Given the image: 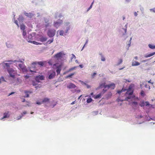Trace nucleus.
Here are the masks:
<instances>
[{"label":"nucleus","instance_id":"nucleus-1","mask_svg":"<svg viewBox=\"0 0 155 155\" xmlns=\"http://www.w3.org/2000/svg\"><path fill=\"white\" fill-rule=\"evenodd\" d=\"M134 85L131 84L129 86L128 88H127V101H130V104L134 107H137L138 103L137 101H139L138 97H136L134 94Z\"/></svg>","mask_w":155,"mask_h":155},{"label":"nucleus","instance_id":"nucleus-2","mask_svg":"<svg viewBox=\"0 0 155 155\" xmlns=\"http://www.w3.org/2000/svg\"><path fill=\"white\" fill-rule=\"evenodd\" d=\"M49 64V65L51 66L53 65L54 66L56 67V68H61L63 65V63L61 62L53 64L52 60H50L47 62Z\"/></svg>","mask_w":155,"mask_h":155},{"label":"nucleus","instance_id":"nucleus-3","mask_svg":"<svg viewBox=\"0 0 155 155\" xmlns=\"http://www.w3.org/2000/svg\"><path fill=\"white\" fill-rule=\"evenodd\" d=\"M47 64V61H41L39 62H34L32 63V65H37L38 64L40 66V67H45Z\"/></svg>","mask_w":155,"mask_h":155},{"label":"nucleus","instance_id":"nucleus-4","mask_svg":"<svg viewBox=\"0 0 155 155\" xmlns=\"http://www.w3.org/2000/svg\"><path fill=\"white\" fill-rule=\"evenodd\" d=\"M56 31L54 29H49L47 32L48 35L50 37H53L55 35Z\"/></svg>","mask_w":155,"mask_h":155},{"label":"nucleus","instance_id":"nucleus-5","mask_svg":"<svg viewBox=\"0 0 155 155\" xmlns=\"http://www.w3.org/2000/svg\"><path fill=\"white\" fill-rule=\"evenodd\" d=\"M7 70L10 76L14 78L15 77V74L16 73V71L13 70V68H8Z\"/></svg>","mask_w":155,"mask_h":155},{"label":"nucleus","instance_id":"nucleus-6","mask_svg":"<svg viewBox=\"0 0 155 155\" xmlns=\"http://www.w3.org/2000/svg\"><path fill=\"white\" fill-rule=\"evenodd\" d=\"M13 62V61H6V62H4L2 64L4 67H10Z\"/></svg>","mask_w":155,"mask_h":155},{"label":"nucleus","instance_id":"nucleus-7","mask_svg":"<svg viewBox=\"0 0 155 155\" xmlns=\"http://www.w3.org/2000/svg\"><path fill=\"white\" fill-rule=\"evenodd\" d=\"M49 75L48 78L49 79H51L53 78L55 75V72L53 71H51L48 72Z\"/></svg>","mask_w":155,"mask_h":155},{"label":"nucleus","instance_id":"nucleus-8","mask_svg":"<svg viewBox=\"0 0 155 155\" xmlns=\"http://www.w3.org/2000/svg\"><path fill=\"white\" fill-rule=\"evenodd\" d=\"M64 54L62 52H60L57 53L54 56V57L56 58L57 60H58L59 59H61Z\"/></svg>","mask_w":155,"mask_h":155},{"label":"nucleus","instance_id":"nucleus-9","mask_svg":"<svg viewBox=\"0 0 155 155\" xmlns=\"http://www.w3.org/2000/svg\"><path fill=\"white\" fill-rule=\"evenodd\" d=\"M139 105L140 107H142L145 106H148L150 105V104L148 101L145 102L144 101H141L140 102Z\"/></svg>","mask_w":155,"mask_h":155},{"label":"nucleus","instance_id":"nucleus-10","mask_svg":"<svg viewBox=\"0 0 155 155\" xmlns=\"http://www.w3.org/2000/svg\"><path fill=\"white\" fill-rule=\"evenodd\" d=\"M32 36L31 35H29L28 36V39H27L28 41V42L33 43L35 45H42V43H41L35 41H31L30 40H29L28 38H32Z\"/></svg>","mask_w":155,"mask_h":155},{"label":"nucleus","instance_id":"nucleus-11","mask_svg":"<svg viewBox=\"0 0 155 155\" xmlns=\"http://www.w3.org/2000/svg\"><path fill=\"white\" fill-rule=\"evenodd\" d=\"M44 79V77L43 75H39L38 76H37L35 78V80L36 81L39 82H40V81L43 80Z\"/></svg>","mask_w":155,"mask_h":155},{"label":"nucleus","instance_id":"nucleus-12","mask_svg":"<svg viewBox=\"0 0 155 155\" xmlns=\"http://www.w3.org/2000/svg\"><path fill=\"white\" fill-rule=\"evenodd\" d=\"M115 87V84L114 83H111V84L106 85L104 86V88H111V89H113Z\"/></svg>","mask_w":155,"mask_h":155},{"label":"nucleus","instance_id":"nucleus-13","mask_svg":"<svg viewBox=\"0 0 155 155\" xmlns=\"http://www.w3.org/2000/svg\"><path fill=\"white\" fill-rule=\"evenodd\" d=\"M62 23V20H60L59 21H56L54 22V25L56 28H58Z\"/></svg>","mask_w":155,"mask_h":155},{"label":"nucleus","instance_id":"nucleus-14","mask_svg":"<svg viewBox=\"0 0 155 155\" xmlns=\"http://www.w3.org/2000/svg\"><path fill=\"white\" fill-rule=\"evenodd\" d=\"M67 87L69 89L74 88L76 87V86L73 83H70L67 85Z\"/></svg>","mask_w":155,"mask_h":155},{"label":"nucleus","instance_id":"nucleus-15","mask_svg":"<svg viewBox=\"0 0 155 155\" xmlns=\"http://www.w3.org/2000/svg\"><path fill=\"white\" fill-rule=\"evenodd\" d=\"M154 54H155V52H153L149 54H145L143 55V56L145 58H147L152 56Z\"/></svg>","mask_w":155,"mask_h":155},{"label":"nucleus","instance_id":"nucleus-16","mask_svg":"<svg viewBox=\"0 0 155 155\" xmlns=\"http://www.w3.org/2000/svg\"><path fill=\"white\" fill-rule=\"evenodd\" d=\"M48 39L46 37H41L39 38V40L41 42H44L46 41Z\"/></svg>","mask_w":155,"mask_h":155},{"label":"nucleus","instance_id":"nucleus-17","mask_svg":"<svg viewBox=\"0 0 155 155\" xmlns=\"http://www.w3.org/2000/svg\"><path fill=\"white\" fill-rule=\"evenodd\" d=\"M140 64V63L138 61H135L133 60L132 65V66H138Z\"/></svg>","mask_w":155,"mask_h":155},{"label":"nucleus","instance_id":"nucleus-18","mask_svg":"<svg viewBox=\"0 0 155 155\" xmlns=\"http://www.w3.org/2000/svg\"><path fill=\"white\" fill-rule=\"evenodd\" d=\"M24 14L25 16L30 18H31L34 15L32 13L27 12H25Z\"/></svg>","mask_w":155,"mask_h":155},{"label":"nucleus","instance_id":"nucleus-19","mask_svg":"<svg viewBox=\"0 0 155 155\" xmlns=\"http://www.w3.org/2000/svg\"><path fill=\"white\" fill-rule=\"evenodd\" d=\"M9 115L8 114V112L7 113L6 112L4 114V116L1 119L2 120L4 118H6L7 117H9Z\"/></svg>","mask_w":155,"mask_h":155},{"label":"nucleus","instance_id":"nucleus-20","mask_svg":"<svg viewBox=\"0 0 155 155\" xmlns=\"http://www.w3.org/2000/svg\"><path fill=\"white\" fill-rule=\"evenodd\" d=\"M49 99L47 98H45L42 101V103L49 102Z\"/></svg>","mask_w":155,"mask_h":155},{"label":"nucleus","instance_id":"nucleus-21","mask_svg":"<svg viewBox=\"0 0 155 155\" xmlns=\"http://www.w3.org/2000/svg\"><path fill=\"white\" fill-rule=\"evenodd\" d=\"M102 95V93H99V94L96 95L95 97V99H97L99 98H101V95Z\"/></svg>","mask_w":155,"mask_h":155},{"label":"nucleus","instance_id":"nucleus-22","mask_svg":"<svg viewBox=\"0 0 155 155\" xmlns=\"http://www.w3.org/2000/svg\"><path fill=\"white\" fill-rule=\"evenodd\" d=\"M149 47L151 49H155V45L152 44H149L148 45Z\"/></svg>","mask_w":155,"mask_h":155},{"label":"nucleus","instance_id":"nucleus-23","mask_svg":"<svg viewBox=\"0 0 155 155\" xmlns=\"http://www.w3.org/2000/svg\"><path fill=\"white\" fill-rule=\"evenodd\" d=\"M25 97H29V94H28V93H31V92L29 91H25Z\"/></svg>","mask_w":155,"mask_h":155},{"label":"nucleus","instance_id":"nucleus-24","mask_svg":"<svg viewBox=\"0 0 155 155\" xmlns=\"http://www.w3.org/2000/svg\"><path fill=\"white\" fill-rule=\"evenodd\" d=\"M126 90V89L123 88L121 90H118L117 91V93L120 94L122 92H124Z\"/></svg>","mask_w":155,"mask_h":155},{"label":"nucleus","instance_id":"nucleus-25","mask_svg":"<svg viewBox=\"0 0 155 155\" xmlns=\"http://www.w3.org/2000/svg\"><path fill=\"white\" fill-rule=\"evenodd\" d=\"M27 114V112L26 111H24L21 114V116H20L19 118H18L17 119L18 120H19L20 118H21L24 115V114Z\"/></svg>","mask_w":155,"mask_h":155},{"label":"nucleus","instance_id":"nucleus-26","mask_svg":"<svg viewBox=\"0 0 155 155\" xmlns=\"http://www.w3.org/2000/svg\"><path fill=\"white\" fill-rule=\"evenodd\" d=\"M18 65L20 68H24L23 63L21 62L19 63L18 62Z\"/></svg>","mask_w":155,"mask_h":155},{"label":"nucleus","instance_id":"nucleus-27","mask_svg":"<svg viewBox=\"0 0 155 155\" xmlns=\"http://www.w3.org/2000/svg\"><path fill=\"white\" fill-rule=\"evenodd\" d=\"M75 74V73H71V74H70L68 76H66L65 78H71L72 76L73 75Z\"/></svg>","mask_w":155,"mask_h":155},{"label":"nucleus","instance_id":"nucleus-28","mask_svg":"<svg viewBox=\"0 0 155 155\" xmlns=\"http://www.w3.org/2000/svg\"><path fill=\"white\" fill-rule=\"evenodd\" d=\"M53 41L54 39L53 38H52V39H49L48 40L47 43H48L49 44H51V43L53 42Z\"/></svg>","mask_w":155,"mask_h":155},{"label":"nucleus","instance_id":"nucleus-29","mask_svg":"<svg viewBox=\"0 0 155 155\" xmlns=\"http://www.w3.org/2000/svg\"><path fill=\"white\" fill-rule=\"evenodd\" d=\"M140 11H141L142 13V14L143 13L144 8L143 7H142L141 6H140Z\"/></svg>","mask_w":155,"mask_h":155},{"label":"nucleus","instance_id":"nucleus-30","mask_svg":"<svg viewBox=\"0 0 155 155\" xmlns=\"http://www.w3.org/2000/svg\"><path fill=\"white\" fill-rule=\"evenodd\" d=\"M92 101V99L90 98H89L87 100V103H90V102H91Z\"/></svg>","mask_w":155,"mask_h":155},{"label":"nucleus","instance_id":"nucleus-31","mask_svg":"<svg viewBox=\"0 0 155 155\" xmlns=\"http://www.w3.org/2000/svg\"><path fill=\"white\" fill-rule=\"evenodd\" d=\"M140 94L142 97H144L145 96V94L144 91H142L140 92Z\"/></svg>","mask_w":155,"mask_h":155},{"label":"nucleus","instance_id":"nucleus-32","mask_svg":"<svg viewBox=\"0 0 155 155\" xmlns=\"http://www.w3.org/2000/svg\"><path fill=\"white\" fill-rule=\"evenodd\" d=\"M21 29L23 30L25 29V25H21L20 26Z\"/></svg>","mask_w":155,"mask_h":155},{"label":"nucleus","instance_id":"nucleus-33","mask_svg":"<svg viewBox=\"0 0 155 155\" xmlns=\"http://www.w3.org/2000/svg\"><path fill=\"white\" fill-rule=\"evenodd\" d=\"M131 40H132V38H130V40H129V43L127 44V46H128V47H130V44L131 43Z\"/></svg>","mask_w":155,"mask_h":155},{"label":"nucleus","instance_id":"nucleus-34","mask_svg":"<svg viewBox=\"0 0 155 155\" xmlns=\"http://www.w3.org/2000/svg\"><path fill=\"white\" fill-rule=\"evenodd\" d=\"M6 44L8 48H10L11 47V45L9 42H6Z\"/></svg>","mask_w":155,"mask_h":155},{"label":"nucleus","instance_id":"nucleus-35","mask_svg":"<svg viewBox=\"0 0 155 155\" xmlns=\"http://www.w3.org/2000/svg\"><path fill=\"white\" fill-rule=\"evenodd\" d=\"M2 81H5V80L4 78L3 77H2L1 78H0V84Z\"/></svg>","mask_w":155,"mask_h":155},{"label":"nucleus","instance_id":"nucleus-36","mask_svg":"<svg viewBox=\"0 0 155 155\" xmlns=\"http://www.w3.org/2000/svg\"><path fill=\"white\" fill-rule=\"evenodd\" d=\"M64 31L62 30L60 31L59 34L60 35H64Z\"/></svg>","mask_w":155,"mask_h":155},{"label":"nucleus","instance_id":"nucleus-37","mask_svg":"<svg viewBox=\"0 0 155 155\" xmlns=\"http://www.w3.org/2000/svg\"><path fill=\"white\" fill-rule=\"evenodd\" d=\"M61 70V68H58V69L56 70V72H57L58 74H60Z\"/></svg>","mask_w":155,"mask_h":155},{"label":"nucleus","instance_id":"nucleus-38","mask_svg":"<svg viewBox=\"0 0 155 155\" xmlns=\"http://www.w3.org/2000/svg\"><path fill=\"white\" fill-rule=\"evenodd\" d=\"M79 82H80L81 83V84L83 85H86L87 84L86 83L81 80L79 81Z\"/></svg>","mask_w":155,"mask_h":155},{"label":"nucleus","instance_id":"nucleus-39","mask_svg":"<svg viewBox=\"0 0 155 155\" xmlns=\"http://www.w3.org/2000/svg\"><path fill=\"white\" fill-rule=\"evenodd\" d=\"M150 10L151 12H153L155 13V8H151L150 9Z\"/></svg>","mask_w":155,"mask_h":155},{"label":"nucleus","instance_id":"nucleus-40","mask_svg":"<svg viewBox=\"0 0 155 155\" xmlns=\"http://www.w3.org/2000/svg\"><path fill=\"white\" fill-rule=\"evenodd\" d=\"M71 55H72V56L71 57V60H72V59H73V58H74V59H75L76 58V57L74 54H71Z\"/></svg>","mask_w":155,"mask_h":155},{"label":"nucleus","instance_id":"nucleus-41","mask_svg":"<svg viewBox=\"0 0 155 155\" xmlns=\"http://www.w3.org/2000/svg\"><path fill=\"white\" fill-rule=\"evenodd\" d=\"M101 60L102 61H104L105 60V59L104 57L103 56V55H102L101 54Z\"/></svg>","mask_w":155,"mask_h":155},{"label":"nucleus","instance_id":"nucleus-42","mask_svg":"<svg viewBox=\"0 0 155 155\" xmlns=\"http://www.w3.org/2000/svg\"><path fill=\"white\" fill-rule=\"evenodd\" d=\"M144 85H145V87L146 88H148L149 89H150V86L149 85H147V84H145Z\"/></svg>","mask_w":155,"mask_h":155},{"label":"nucleus","instance_id":"nucleus-43","mask_svg":"<svg viewBox=\"0 0 155 155\" xmlns=\"http://www.w3.org/2000/svg\"><path fill=\"white\" fill-rule=\"evenodd\" d=\"M93 3H94V1L92 2V3H91V5H90V7L88 8V10H90L92 8Z\"/></svg>","mask_w":155,"mask_h":155},{"label":"nucleus","instance_id":"nucleus-44","mask_svg":"<svg viewBox=\"0 0 155 155\" xmlns=\"http://www.w3.org/2000/svg\"><path fill=\"white\" fill-rule=\"evenodd\" d=\"M122 62V60L121 59H120L119 60V62L118 63V64H121Z\"/></svg>","mask_w":155,"mask_h":155},{"label":"nucleus","instance_id":"nucleus-45","mask_svg":"<svg viewBox=\"0 0 155 155\" xmlns=\"http://www.w3.org/2000/svg\"><path fill=\"white\" fill-rule=\"evenodd\" d=\"M149 60H150L149 59H147V60H143L142 61V62H145L148 61Z\"/></svg>","mask_w":155,"mask_h":155},{"label":"nucleus","instance_id":"nucleus-46","mask_svg":"<svg viewBox=\"0 0 155 155\" xmlns=\"http://www.w3.org/2000/svg\"><path fill=\"white\" fill-rule=\"evenodd\" d=\"M42 103H42V101L41 102H36V104H39V105L41 104Z\"/></svg>","mask_w":155,"mask_h":155},{"label":"nucleus","instance_id":"nucleus-47","mask_svg":"<svg viewBox=\"0 0 155 155\" xmlns=\"http://www.w3.org/2000/svg\"><path fill=\"white\" fill-rule=\"evenodd\" d=\"M126 99V98H125L124 100H120V99H119V98H118L117 100V101L118 102H119L120 101H123L124 100H125Z\"/></svg>","mask_w":155,"mask_h":155},{"label":"nucleus","instance_id":"nucleus-48","mask_svg":"<svg viewBox=\"0 0 155 155\" xmlns=\"http://www.w3.org/2000/svg\"><path fill=\"white\" fill-rule=\"evenodd\" d=\"M85 86H86L87 88H89L91 87V86L90 85H89L87 84H86Z\"/></svg>","mask_w":155,"mask_h":155},{"label":"nucleus","instance_id":"nucleus-49","mask_svg":"<svg viewBox=\"0 0 155 155\" xmlns=\"http://www.w3.org/2000/svg\"><path fill=\"white\" fill-rule=\"evenodd\" d=\"M26 32L24 30L23 31V35L24 36H25L26 35Z\"/></svg>","mask_w":155,"mask_h":155},{"label":"nucleus","instance_id":"nucleus-50","mask_svg":"<svg viewBox=\"0 0 155 155\" xmlns=\"http://www.w3.org/2000/svg\"><path fill=\"white\" fill-rule=\"evenodd\" d=\"M15 23L18 26H19V25L18 23V21L17 20H15Z\"/></svg>","mask_w":155,"mask_h":155},{"label":"nucleus","instance_id":"nucleus-51","mask_svg":"<svg viewBox=\"0 0 155 155\" xmlns=\"http://www.w3.org/2000/svg\"><path fill=\"white\" fill-rule=\"evenodd\" d=\"M148 106H149L150 107H152L153 108H154V107H153V105L152 104H150V105H148Z\"/></svg>","mask_w":155,"mask_h":155},{"label":"nucleus","instance_id":"nucleus-52","mask_svg":"<svg viewBox=\"0 0 155 155\" xmlns=\"http://www.w3.org/2000/svg\"><path fill=\"white\" fill-rule=\"evenodd\" d=\"M96 74V73H94L92 75V76L93 78H94V77L95 76V75Z\"/></svg>","mask_w":155,"mask_h":155},{"label":"nucleus","instance_id":"nucleus-53","mask_svg":"<svg viewBox=\"0 0 155 155\" xmlns=\"http://www.w3.org/2000/svg\"><path fill=\"white\" fill-rule=\"evenodd\" d=\"M41 87V85H38V86L35 87L36 89H38V88H40Z\"/></svg>","mask_w":155,"mask_h":155},{"label":"nucleus","instance_id":"nucleus-54","mask_svg":"<svg viewBox=\"0 0 155 155\" xmlns=\"http://www.w3.org/2000/svg\"><path fill=\"white\" fill-rule=\"evenodd\" d=\"M25 78L26 79H28L29 78V76L28 75H25Z\"/></svg>","mask_w":155,"mask_h":155},{"label":"nucleus","instance_id":"nucleus-55","mask_svg":"<svg viewBox=\"0 0 155 155\" xmlns=\"http://www.w3.org/2000/svg\"><path fill=\"white\" fill-rule=\"evenodd\" d=\"M138 15V14L137 13V12H135L134 13V15L135 16H137Z\"/></svg>","mask_w":155,"mask_h":155},{"label":"nucleus","instance_id":"nucleus-56","mask_svg":"<svg viewBox=\"0 0 155 155\" xmlns=\"http://www.w3.org/2000/svg\"><path fill=\"white\" fill-rule=\"evenodd\" d=\"M31 72H36V71H33L31 70H29Z\"/></svg>","mask_w":155,"mask_h":155},{"label":"nucleus","instance_id":"nucleus-57","mask_svg":"<svg viewBox=\"0 0 155 155\" xmlns=\"http://www.w3.org/2000/svg\"><path fill=\"white\" fill-rule=\"evenodd\" d=\"M87 43V41H86V42L85 44V45H84V46L83 47V48H82V50H83V48H84V46H85V45H86V44Z\"/></svg>","mask_w":155,"mask_h":155},{"label":"nucleus","instance_id":"nucleus-58","mask_svg":"<svg viewBox=\"0 0 155 155\" xmlns=\"http://www.w3.org/2000/svg\"><path fill=\"white\" fill-rule=\"evenodd\" d=\"M33 86H36V84L35 83V82H33L32 83Z\"/></svg>","mask_w":155,"mask_h":155},{"label":"nucleus","instance_id":"nucleus-59","mask_svg":"<svg viewBox=\"0 0 155 155\" xmlns=\"http://www.w3.org/2000/svg\"><path fill=\"white\" fill-rule=\"evenodd\" d=\"M131 82V81L130 80H127V82Z\"/></svg>","mask_w":155,"mask_h":155},{"label":"nucleus","instance_id":"nucleus-60","mask_svg":"<svg viewBox=\"0 0 155 155\" xmlns=\"http://www.w3.org/2000/svg\"><path fill=\"white\" fill-rule=\"evenodd\" d=\"M148 83H151L152 84H153V83H151V80H150V81H148Z\"/></svg>","mask_w":155,"mask_h":155},{"label":"nucleus","instance_id":"nucleus-61","mask_svg":"<svg viewBox=\"0 0 155 155\" xmlns=\"http://www.w3.org/2000/svg\"><path fill=\"white\" fill-rule=\"evenodd\" d=\"M14 93V92H11V93H10L9 95H8V96H9L11 95H12Z\"/></svg>","mask_w":155,"mask_h":155},{"label":"nucleus","instance_id":"nucleus-62","mask_svg":"<svg viewBox=\"0 0 155 155\" xmlns=\"http://www.w3.org/2000/svg\"><path fill=\"white\" fill-rule=\"evenodd\" d=\"M134 59H135L136 60H137L138 59V58L136 56L134 57Z\"/></svg>","mask_w":155,"mask_h":155},{"label":"nucleus","instance_id":"nucleus-63","mask_svg":"<svg viewBox=\"0 0 155 155\" xmlns=\"http://www.w3.org/2000/svg\"><path fill=\"white\" fill-rule=\"evenodd\" d=\"M69 28H68V29H67L66 31V32H65V33H66H66H67L68 31L69 30Z\"/></svg>","mask_w":155,"mask_h":155},{"label":"nucleus","instance_id":"nucleus-64","mask_svg":"<svg viewBox=\"0 0 155 155\" xmlns=\"http://www.w3.org/2000/svg\"><path fill=\"white\" fill-rule=\"evenodd\" d=\"M150 74L152 75V74L153 75H155V73H150Z\"/></svg>","mask_w":155,"mask_h":155}]
</instances>
